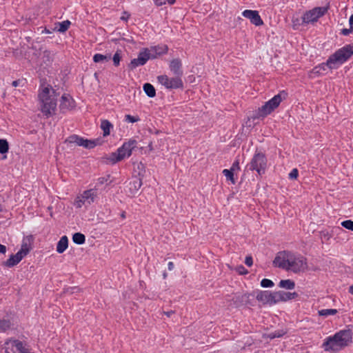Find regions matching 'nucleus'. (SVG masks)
Returning <instances> with one entry per match:
<instances>
[{
	"instance_id": "ddd939ff",
	"label": "nucleus",
	"mask_w": 353,
	"mask_h": 353,
	"mask_svg": "<svg viewBox=\"0 0 353 353\" xmlns=\"http://www.w3.org/2000/svg\"><path fill=\"white\" fill-rule=\"evenodd\" d=\"M150 59H151V57L148 48H143L139 52L137 58L131 61L130 67L131 69H134L138 66L143 65Z\"/></svg>"
},
{
	"instance_id": "2f4dec72",
	"label": "nucleus",
	"mask_w": 353,
	"mask_h": 353,
	"mask_svg": "<svg viewBox=\"0 0 353 353\" xmlns=\"http://www.w3.org/2000/svg\"><path fill=\"white\" fill-rule=\"evenodd\" d=\"M9 145L6 139H0V153L5 154L8 152Z\"/></svg>"
},
{
	"instance_id": "f257e3e1",
	"label": "nucleus",
	"mask_w": 353,
	"mask_h": 353,
	"mask_svg": "<svg viewBox=\"0 0 353 353\" xmlns=\"http://www.w3.org/2000/svg\"><path fill=\"white\" fill-rule=\"evenodd\" d=\"M273 264L276 267L294 273L303 272L307 268V259L305 257L289 251L278 252Z\"/></svg>"
},
{
	"instance_id": "c85d7f7f",
	"label": "nucleus",
	"mask_w": 353,
	"mask_h": 353,
	"mask_svg": "<svg viewBox=\"0 0 353 353\" xmlns=\"http://www.w3.org/2000/svg\"><path fill=\"white\" fill-rule=\"evenodd\" d=\"M143 90L149 97H154L156 94L154 86L150 83H145L143 85Z\"/></svg>"
},
{
	"instance_id": "423d86ee",
	"label": "nucleus",
	"mask_w": 353,
	"mask_h": 353,
	"mask_svg": "<svg viewBox=\"0 0 353 353\" xmlns=\"http://www.w3.org/2000/svg\"><path fill=\"white\" fill-rule=\"evenodd\" d=\"M250 296H254L261 305L272 306L275 305L274 292L256 290L251 294L246 293L243 294L241 296V301L247 303Z\"/></svg>"
},
{
	"instance_id": "a19ab883",
	"label": "nucleus",
	"mask_w": 353,
	"mask_h": 353,
	"mask_svg": "<svg viewBox=\"0 0 353 353\" xmlns=\"http://www.w3.org/2000/svg\"><path fill=\"white\" fill-rule=\"evenodd\" d=\"M236 271L240 274H246L248 273V270L243 265L238 266L236 268Z\"/></svg>"
},
{
	"instance_id": "b1692460",
	"label": "nucleus",
	"mask_w": 353,
	"mask_h": 353,
	"mask_svg": "<svg viewBox=\"0 0 353 353\" xmlns=\"http://www.w3.org/2000/svg\"><path fill=\"white\" fill-rule=\"evenodd\" d=\"M101 128L103 130V136L107 137L110 134L113 125L109 121L104 119L101 122Z\"/></svg>"
},
{
	"instance_id": "f704fd0d",
	"label": "nucleus",
	"mask_w": 353,
	"mask_h": 353,
	"mask_svg": "<svg viewBox=\"0 0 353 353\" xmlns=\"http://www.w3.org/2000/svg\"><path fill=\"white\" fill-rule=\"evenodd\" d=\"M274 283L272 281L268 279H263L261 281V286L262 288H272L274 286Z\"/></svg>"
},
{
	"instance_id": "1a4fd4ad",
	"label": "nucleus",
	"mask_w": 353,
	"mask_h": 353,
	"mask_svg": "<svg viewBox=\"0 0 353 353\" xmlns=\"http://www.w3.org/2000/svg\"><path fill=\"white\" fill-rule=\"evenodd\" d=\"M250 170H255L259 175L265 173L267 167V159L263 153H256L250 163L248 165Z\"/></svg>"
},
{
	"instance_id": "7ed1b4c3",
	"label": "nucleus",
	"mask_w": 353,
	"mask_h": 353,
	"mask_svg": "<svg viewBox=\"0 0 353 353\" xmlns=\"http://www.w3.org/2000/svg\"><path fill=\"white\" fill-rule=\"evenodd\" d=\"M352 340V335L348 330H342L336 333L333 336L325 339L323 347L325 351L336 352L347 345Z\"/></svg>"
},
{
	"instance_id": "37998d69",
	"label": "nucleus",
	"mask_w": 353,
	"mask_h": 353,
	"mask_svg": "<svg viewBox=\"0 0 353 353\" xmlns=\"http://www.w3.org/2000/svg\"><path fill=\"white\" fill-rule=\"evenodd\" d=\"M299 25H300V21L298 18L292 19V26H293L294 29H295V30L298 29Z\"/></svg>"
},
{
	"instance_id": "a211bd4d",
	"label": "nucleus",
	"mask_w": 353,
	"mask_h": 353,
	"mask_svg": "<svg viewBox=\"0 0 353 353\" xmlns=\"http://www.w3.org/2000/svg\"><path fill=\"white\" fill-rule=\"evenodd\" d=\"M329 68L327 61L326 63H322L316 66H315L310 72V77L312 79L316 78L317 77L323 75L326 73V71Z\"/></svg>"
},
{
	"instance_id": "aec40b11",
	"label": "nucleus",
	"mask_w": 353,
	"mask_h": 353,
	"mask_svg": "<svg viewBox=\"0 0 353 353\" xmlns=\"http://www.w3.org/2000/svg\"><path fill=\"white\" fill-rule=\"evenodd\" d=\"M181 61L178 59H173L170 63V70L174 74L181 78L183 72L181 70Z\"/></svg>"
},
{
	"instance_id": "6e6552de",
	"label": "nucleus",
	"mask_w": 353,
	"mask_h": 353,
	"mask_svg": "<svg viewBox=\"0 0 353 353\" xmlns=\"http://www.w3.org/2000/svg\"><path fill=\"white\" fill-rule=\"evenodd\" d=\"M327 11V8L326 7H316L306 11L301 17L302 24H314L317 22L319 18L325 15Z\"/></svg>"
},
{
	"instance_id": "473e14b6",
	"label": "nucleus",
	"mask_w": 353,
	"mask_h": 353,
	"mask_svg": "<svg viewBox=\"0 0 353 353\" xmlns=\"http://www.w3.org/2000/svg\"><path fill=\"white\" fill-rule=\"evenodd\" d=\"M234 172L225 169L223 170V174L226 177L227 180L230 181L232 184H234L236 183L234 178Z\"/></svg>"
},
{
	"instance_id": "6ab92c4d",
	"label": "nucleus",
	"mask_w": 353,
	"mask_h": 353,
	"mask_svg": "<svg viewBox=\"0 0 353 353\" xmlns=\"http://www.w3.org/2000/svg\"><path fill=\"white\" fill-rule=\"evenodd\" d=\"M74 101L71 97L70 95L68 94H64L61 97V101L60 104V107L63 110H71L74 107Z\"/></svg>"
},
{
	"instance_id": "5fc2aeb1",
	"label": "nucleus",
	"mask_w": 353,
	"mask_h": 353,
	"mask_svg": "<svg viewBox=\"0 0 353 353\" xmlns=\"http://www.w3.org/2000/svg\"><path fill=\"white\" fill-rule=\"evenodd\" d=\"M349 292L352 294H353V285L350 286L349 288Z\"/></svg>"
},
{
	"instance_id": "de8ad7c7",
	"label": "nucleus",
	"mask_w": 353,
	"mask_h": 353,
	"mask_svg": "<svg viewBox=\"0 0 353 353\" xmlns=\"http://www.w3.org/2000/svg\"><path fill=\"white\" fill-rule=\"evenodd\" d=\"M6 252V247L0 244V253L5 254Z\"/></svg>"
},
{
	"instance_id": "9b49d317",
	"label": "nucleus",
	"mask_w": 353,
	"mask_h": 353,
	"mask_svg": "<svg viewBox=\"0 0 353 353\" xmlns=\"http://www.w3.org/2000/svg\"><path fill=\"white\" fill-rule=\"evenodd\" d=\"M158 82L167 89H177L183 87V81L180 77H170L163 74L157 77Z\"/></svg>"
},
{
	"instance_id": "f3484780",
	"label": "nucleus",
	"mask_w": 353,
	"mask_h": 353,
	"mask_svg": "<svg viewBox=\"0 0 353 353\" xmlns=\"http://www.w3.org/2000/svg\"><path fill=\"white\" fill-rule=\"evenodd\" d=\"M151 59H155L159 56L165 54L168 52V48L166 45L161 44L156 46H152L148 48Z\"/></svg>"
},
{
	"instance_id": "6e6d98bb",
	"label": "nucleus",
	"mask_w": 353,
	"mask_h": 353,
	"mask_svg": "<svg viewBox=\"0 0 353 353\" xmlns=\"http://www.w3.org/2000/svg\"><path fill=\"white\" fill-rule=\"evenodd\" d=\"M169 4H173L175 0H166Z\"/></svg>"
},
{
	"instance_id": "a878e982",
	"label": "nucleus",
	"mask_w": 353,
	"mask_h": 353,
	"mask_svg": "<svg viewBox=\"0 0 353 353\" xmlns=\"http://www.w3.org/2000/svg\"><path fill=\"white\" fill-rule=\"evenodd\" d=\"M30 250V243L28 239H24L23 240L20 250L18 251L24 257L29 253Z\"/></svg>"
},
{
	"instance_id": "5701e85b",
	"label": "nucleus",
	"mask_w": 353,
	"mask_h": 353,
	"mask_svg": "<svg viewBox=\"0 0 353 353\" xmlns=\"http://www.w3.org/2000/svg\"><path fill=\"white\" fill-rule=\"evenodd\" d=\"M142 185L141 181L140 179L135 178L132 181L130 182L128 185V188L131 194H135L141 188Z\"/></svg>"
},
{
	"instance_id": "7c9ffc66",
	"label": "nucleus",
	"mask_w": 353,
	"mask_h": 353,
	"mask_svg": "<svg viewBox=\"0 0 353 353\" xmlns=\"http://www.w3.org/2000/svg\"><path fill=\"white\" fill-rule=\"evenodd\" d=\"M110 59V55H103L101 54H96L93 57V61L95 63L108 61Z\"/></svg>"
},
{
	"instance_id": "ea45409f",
	"label": "nucleus",
	"mask_w": 353,
	"mask_h": 353,
	"mask_svg": "<svg viewBox=\"0 0 353 353\" xmlns=\"http://www.w3.org/2000/svg\"><path fill=\"white\" fill-rule=\"evenodd\" d=\"M298 176V170L296 169H293L289 174V177L291 179H296Z\"/></svg>"
},
{
	"instance_id": "13d9d810",
	"label": "nucleus",
	"mask_w": 353,
	"mask_h": 353,
	"mask_svg": "<svg viewBox=\"0 0 353 353\" xmlns=\"http://www.w3.org/2000/svg\"><path fill=\"white\" fill-rule=\"evenodd\" d=\"M2 210L1 205H0V212Z\"/></svg>"
},
{
	"instance_id": "20e7f679",
	"label": "nucleus",
	"mask_w": 353,
	"mask_h": 353,
	"mask_svg": "<svg viewBox=\"0 0 353 353\" xmlns=\"http://www.w3.org/2000/svg\"><path fill=\"white\" fill-rule=\"evenodd\" d=\"M137 142L134 139H130L125 141L116 152H112L104 157L105 162L110 164H115L117 162L129 158L133 150L137 147Z\"/></svg>"
},
{
	"instance_id": "39448f33",
	"label": "nucleus",
	"mask_w": 353,
	"mask_h": 353,
	"mask_svg": "<svg viewBox=\"0 0 353 353\" xmlns=\"http://www.w3.org/2000/svg\"><path fill=\"white\" fill-rule=\"evenodd\" d=\"M353 54V45H346L336 50L327 59L330 69H337Z\"/></svg>"
},
{
	"instance_id": "a18cd8bd",
	"label": "nucleus",
	"mask_w": 353,
	"mask_h": 353,
	"mask_svg": "<svg viewBox=\"0 0 353 353\" xmlns=\"http://www.w3.org/2000/svg\"><path fill=\"white\" fill-rule=\"evenodd\" d=\"M154 3L157 6H161L165 3V0H155Z\"/></svg>"
},
{
	"instance_id": "864d4df0",
	"label": "nucleus",
	"mask_w": 353,
	"mask_h": 353,
	"mask_svg": "<svg viewBox=\"0 0 353 353\" xmlns=\"http://www.w3.org/2000/svg\"><path fill=\"white\" fill-rule=\"evenodd\" d=\"M172 313H173V312H172V311H170V312H165V314L166 316H168V317H170Z\"/></svg>"
},
{
	"instance_id": "0eeeda50",
	"label": "nucleus",
	"mask_w": 353,
	"mask_h": 353,
	"mask_svg": "<svg viewBox=\"0 0 353 353\" xmlns=\"http://www.w3.org/2000/svg\"><path fill=\"white\" fill-rule=\"evenodd\" d=\"M97 192L96 190L90 189L83 191L77 196L74 201V205L77 208H81L83 206L88 207L94 202L97 198Z\"/></svg>"
},
{
	"instance_id": "8fccbe9b",
	"label": "nucleus",
	"mask_w": 353,
	"mask_h": 353,
	"mask_svg": "<svg viewBox=\"0 0 353 353\" xmlns=\"http://www.w3.org/2000/svg\"><path fill=\"white\" fill-rule=\"evenodd\" d=\"M349 23L350 26H353V14L350 17Z\"/></svg>"
},
{
	"instance_id": "4d7b16f0",
	"label": "nucleus",
	"mask_w": 353,
	"mask_h": 353,
	"mask_svg": "<svg viewBox=\"0 0 353 353\" xmlns=\"http://www.w3.org/2000/svg\"><path fill=\"white\" fill-rule=\"evenodd\" d=\"M22 353H28V352H26V350H25Z\"/></svg>"
},
{
	"instance_id": "e433bc0d",
	"label": "nucleus",
	"mask_w": 353,
	"mask_h": 353,
	"mask_svg": "<svg viewBox=\"0 0 353 353\" xmlns=\"http://www.w3.org/2000/svg\"><path fill=\"white\" fill-rule=\"evenodd\" d=\"M341 225L351 231H353V221L346 220L341 222Z\"/></svg>"
},
{
	"instance_id": "f03ea898",
	"label": "nucleus",
	"mask_w": 353,
	"mask_h": 353,
	"mask_svg": "<svg viewBox=\"0 0 353 353\" xmlns=\"http://www.w3.org/2000/svg\"><path fill=\"white\" fill-rule=\"evenodd\" d=\"M57 92L49 85H42L39 92L41 111L46 116L53 114L57 108Z\"/></svg>"
},
{
	"instance_id": "f8f14e48",
	"label": "nucleus",
	"mask_w": 353,
	"mask_h": 353,
	"mask_svg": "<svg viewBox=\"0 0 353 353\" xmlns=\"http://www.w3.org/2000/svg\"><path fill=\"white\" fill-rule=\"evenodd\" d=\"M66 141L70 144L83 146L88 149H91L98 145H100V141L98 139H94V140L85 139L80 137L77 135H72V136L69 137L67 139Z\"/></svg>"
},
{
	"instance_id": "c03bdc74",
	"label": "nucleus",
	"mask_w": 353,
	"mask_h": 353,
	"mask_svg": "<svg viewBox=\"0 0 353 353\" xmlns=\"http://www.w3.org/2000/svg\"><path fill=\"white\" fill-rule=\"evenodd\" d=\"M352 32V26H350V28H345L342 30V34L343 35H348Z\"/></svg>"
},
{
	"instance_id": "09e8293b",
	"label": "nucleus",
	"mask_w": 353,
	"mask_h": 353,
	"mask_svg": "<svg viewBox=\"0 0 353 353\" xmlns=\"http://www.w3.org/2000/svg\"><path fill=\"white\" fill-rule=\"evenodd\" d=\"M282 335H283V333H279L278 334H271L270 335V338L274 339V338H276V337H280Z\"/></svg>"
},
{
	"instance_id": "2eb2a0df",
	"label": "nucleus",
	"mask_w": 353,
	"mask_h": 353,
	"mask_svg": "<svg viewBox=\"0 0 353 353\" xmlns=\"http://www.w3.org/2000/svg\"><path fill=\"white\" fill-rule=\"evenodd\" d=\"M275 304L279 302H285L291 299H294L297 296L296 292H289L285 291H276L274 292Z\"/></svg>"
},
{
	"instance_id": "4468645a",
	"label": "nucleus",
	"mask_w": 353,
	"mask_h": 353,
	"mask_svg": "<svg viewBox=\"0 0 353 353\" xmlns=\"http://www.w3.org/2000/svg\"><path fill=\"white\" fill-rule=\"evenodd\" d=\"M242 15L248 19L252 24L256 26H262L263 24V21L261 19L259 12L256 10H245L242 12Z\"/></svg>"
},
{
	"instance_id": "3c124183",
	"label": "nucleus",
	"mask_w": 353,
	"mask_h": 353,
	"mask_svg": "<svg viewBox=\"0 0 353 353\" xmlns=\"http://www.w3.org/2000/svg\"><path fill=\"white\" fill-rule=\"evenodd\" d=\"M174 268V263L172 262L168 263V269L169 270H172Z\"/></svg>"
},
{
	"instance_id": "bb28decb",
	"label": "nucleus",
	"mask_w": 353,
	"mask_h": 353,
	"mask_svg": "<svg viewBox=\"0 0 353 353\" xmlns=\"http://www.w3.org/2000/svg\"><path fill=\"white\" fill-rule=\"evenodd\" d=\"M71 23L70 21L66 20L63 21L62 22H59L56 24L55 28L59 31V32H65L70 27Z\"/></svg>"
},
{
	"instance_id": "412c9836",
	"label": "nucleus",
	"mask_w": 353,
	"mask_h": 353,
	"mask_svg": "<svg viewBox=\"0 0 353 353\" xmlns=\"http://www.w3.org/2000/svg\"><path fill=\"white\" fill-rule=\"evenodd\" d=\"M23 258L24 256L17 252L15 254L11 255L5 264L8 267H13L18 264Z\"/></svg>"
},
{
	"instance_id": "58836bf2",
	"label": "nucleus",
	"mask_w": 353,
	"mask_h": 353,
	"mask_svg": "<svg viewBox=\"0 0 353 353\" xmlns=\"http://www.w3.org/2000/svg\"><path fill=\"white\" fill-rule=\"evenodd\" d=\"M230 170H231V171H232L234 172H236L240 170V165H239V160H236L232 163V165L231 168L230 169Z\"/></svg>"
},
{
	"instance_id": "9d476101",
	"label": "nucleus",
	"mask_w": 353,
	"mask_h": 353,
	"mask_svg": "<svg viewBox=\"0 0 353 353\" xmlns=\"http://www.w3.org/2000/svg\"><path fill=\"white\" fill-rule=\"evenodd\" d=\"M282 99L280 94L275 95L273 98L267 101L261 108H259L256 117H265L279 105Z\"/></svg>"
},
{
	"instance_id": "4c0bfd02",
	"label": "nucleus",
	"mask_w": 353,
	"mask_h": 353,
	"mask_svg": "<svg viewBox=\"0 0 353 353\" xmlns=\"http://www.w3.org/2000/svg\"><path fill=\"white\" fill-rule=\"evenodd\" d=\"M121 51L118 50L114 54L113 58H112L114 64L115 65H117V66L119 65V63H120V61H121Z\"/></svg>"
},
{
	"instance_id": "c756f323",
	"label": "nucleus",
	"mask_w": 353,
	"mask_h": 353,
	"mask_svg": "<svg viewBox=\"0 0 353 353\" xmlns=\"http://www.w3.org/2000/svg\"><path fill=\"white\" fill-rule=\"evenodd\" d=\"M72 241L74 243L81 245L85 243V237L83 234L77 232L73 234Z\"/></svg>"
},
{
	"instance_id": "cd10ccee",
	"label": "nucleus",
	"mask_w": 353,
	"mask_h": 353,
	"mask_svg": "<svg viewBox=\"0 0 353 353\" xmlns=\"http://www.w3.org/2000/svg\"><path fill=\"white\" fill-rule=\"evenodd\" d=\"M338 313L336 309H323L318 311V314L321 316L327 317L328 316H333Z\"/></svg>"
},
{
	"instance_id": "603ef678",
	"label": "nucleus",
	"mask_w": 353,
	"mask_h": 353,
	"mask_svg": "<svg viewBox=\"0 0 353 353\" xmlns=\"http://www.w3.org/2000/svg\"><path fill=\"white\" fill-rule=\"evenodd\" d=\"M19 82L18 81H14L12 82V85H13L14 87H17V86H18V85H19Z\"/></svg>"
},
{
	"instance_id": "79ce46f5",
	"label": "nucleus",
	"mask_w": 353,
	"mask_h": 353,
	"mask_svg": "<svg viewBox=\"0 0 353 353\" xmlns=\"http://www.w3.org/2000/svg\"><path fill=\"white\" fill-rule=\"evenodd\" d=\"M245 263L249 267L252 266L253 264L252 257L250 256H247L245 259Z\"/></svg>"
},
{
	"instance_id": "72a5a7b5",
	"label": "nucleus",
	"mask_w": 353,
	"mask_h": 353,
	"mask_svg": "<svg viewBox=\"0 0 353 353\" xmlns=\"http://www.w3.org/2000/svg\"><path fill=\"white\" fill-rule=\"evenodd\" d=\"M139 120L140 119L138 116H132L130 114H126L125 116V119H124V121L128 123H135V122L139 121Z\"/></svg>"
},
{
	"instance_id": "49530a36",
	"label": "nucleus",
	"mask_w": 353,
	"mask_h": 353,
	"mask_svg": "<svg viewBox=\"0 0 353 353\" xmlns=\"http://www.w3.org/2000/svg\"><path fill=\"white\" fill-rule=\"evenodd\" d=\"M130 17V14L127 12H123V14L121 17V19L123 21H127Z\"/></svg>"
},
{
	"instance_id": "dca6fc26",
	"label": "nucleus",
	"mask_w": 353,
	"mask_h": 353,
	"mask_svg": "<svg viewBox=\"0 0 353 353\" xmlns=\"http://www.w3.org/2000/svg\"><path fill=\"white\" fill-rule=\"evenodd\" d=\"M6 353H10L8 352L9 349H11V350L14 352H19L22 353L25 349L23 347V343L17 340H9L6 343Z\"/></svg>"
},
{
	"instance_id": "c9c22d12",
	"label": "nucleus",
	"mask_w": 353,
	"mask_h": 353,
	"mask_svg": "<svg viewBox=\"0 0 353 353\" xmlns=\"http://www.w3.org/2000/svg\"><path fill=\"white\" fill-rule=\"evenodd\" d=\"M11 323L9 321H0V331H6L10 327Z\"/></svg>"
},
{
	"instance_id": "4be33fe9",
	"label": "nucleus",
	"mask_w": 353,
	"mask_h": 353,
	"mask_svg": "<svg viewBox=\"0 0 353 353\" xmlns=\"http://www.w3.org/2000/svg\"><path fill=\"white\" fill-rule=\"evenodd\" d=\"M68 247V239L66 236H63L57 245V252L59 254L63 253Z\"/></svg>"
},
{
	"instance_id": "393cba45",
	"label": "nucleus",
	"mask_w": 353,
	"mask_h": 353,
	"mask_svg": "<svg viewBox=\"0 0 353 353\" xmlns=\"http://www.w3.org/2000/svg\"><path fill=\"white\" fill-rule=\"evenodd\" d=\"M279 287L286 290H293L295 288V283L291 279L281 280Z\"/></svg>"
}]
</instances>
